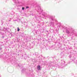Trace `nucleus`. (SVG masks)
Returning a JSON list of instances; mask_svg holds the SVG:
<instances>
[{"label":"nucleus","instance_id":"1","mask_svg":"<svg viewBox=\"0 0 77 77\" xmlns=\"http://www.w3.org/2000/svg\"><path fill=\"white\" fill-rule=\"evenodd\" d=\"M37 69L38 70H40L41 69V67L40 66H37Z\"/></svg>","mask_w":77,"mask_h":77},{"label":"nucleus","instance_id":"3","mask_svg":"<svg viewBox=\"0 0 77 77\" xmlns=\"http://www.w3.org/2000/svg\"><path fill=\"white\" fill-rule=\"evenodd\" d=\"M20 29H19V28L17 27V31L18 32H19V31H20Z\"/></svg>","mask_w":77,"mask_h":77},{"label":"nucleus","instance_id":"4","mask_svg":"<svg viewBox=\"0 0 77 77\" xmlns=\"http://www.w3.org/2000/svg\"><path fill=\"white\" fill-rule=\"evenodd\" d=\"M29 7L28 6H27L26 7V9H28V8H29Z\"/></svg>","mask_w":77,"mask_h":77},{"label":"nucleus","instance_id":"2","mask_svg":"<svg viewBox=\"0 0 77 77\" xmlns=\"http://www.w3.org/2000/svg\"><path fill=\"white\" fill-rule=\"evenodd\" d=\"M66 32L67 33H68V34H69V33H70V32H69V31H68V30H66Z\"/></svg>","mask_w":77,"mask_h":77},{"label":"nucleus","instance_id":"5","mask_svg":"<svg viewBox=\"0 0 77 77\" xmlns=\"http://www.w3.org/2000/svg\"><path fill=\"white\" fill-rule=\"evenodd\" d=\"M22 10H24V8L23 7L22 8Z\"/></svg>","mask_w":77,"mask_h":77}]
</instances>
